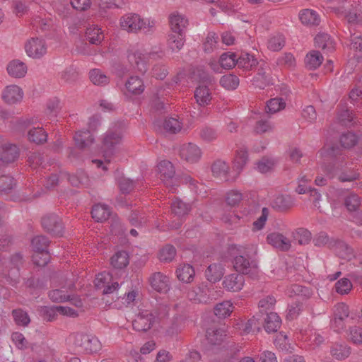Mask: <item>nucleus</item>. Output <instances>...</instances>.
Wrapping results in <instances>:
<instances>
[{"label":"nucleus","mask_w":362,"mask_h":362,"mask_svg":"<svg viewBox=\"0 0 362 362\" xmlns=\"http://www.w3.org/2000/svg\"><path fill=\"white\" fill-rule=\"evenodd\" d=\"M294 205L293 200L288 195H279L273 201L272 206L276 210L284 212L291 209Z\"/></svg>","instance_id":"a878e982"},{"label":"nucleus","mask_w":362,"mask_h":362,"mask_svg":"<svg viewBox=\"0 0 362 362\" xmlns=\"http://www.w3.org/2000/svg\"><path fill=\"white\" fill-rule=\"evenodd\" d=\"M157 168L160 180L166 187H170V190L172 192H174L176 178L175 177V170L173 163L169 160H164L158 164Z\"/></svg>","instance_id":"0eeeda50"},{"label":"nucleus","mask_w":362,"mask_h":362,"mask_svg":"<svg viewBox=\"0 0 362 362\" xmlns=\"http://www.w3.org/2000/svg\"><path fill=\"white\" fill-rule=\"evenodd\" d=\"M269 244L280 250L281 251H288L291 248V241L283 234L279 233H272L267 237Z\"/></svg>","instance_id":"a211bd4d"},{"label":"nucleus","mask_w":362,"mask_h":362,"mask_svg":"<svg viewBox=\"0 0 362 362\" xmlns=\"http://www.w3.org/2000/svg\"><path fill=\"white\" fill-rule=\"evenodd\" d=\"M121 141L122 134L119 132L110 129L105 134L102 140L101 150L106 162L110 163V158L115 153L116 147Z\"/></svg>","instance_id":"20e7f679"},{"label":"nucleus","mask_w":362,"mask_h":362,"mask_svg":"<svg viewBox=\"0 0 362 362\" xmlns=\"http://www.w3.org/2000/svg\"><path fill=\"white\" fill-rule=\"evenodd\" d=\"M358 141L357 135L351 132L343 133L339 138V142L344 148H353L357 144Z\"/></svg>","instance_id":"ea45409f"},{"label":"nucleus","mask_w":362,"mask_h":362,"mask_svg":"<svg viewBox=\"0 0 362 362\" xmlns=\"http://www.w3.org/2000/svg\"><path fill=\"white\" fill-rule=\"evenodd\" d=\"M211 170L215 177L227 182H234L237 177L236 174L234 176L230 175L228 165L221 160H218L213 163Z\"/></svg>","instance_id":"ddd939ff"},{"label":"nucleus","mask_w":362,"mask_h":362,"mask_svg":"<svg viewBox=\"0 0 362 362\" xmlns=\"http://www.w3.org/2000/svg\"><path fill=\"white\" fill-rule=\"evenodd\" d=\"M7 71L10 76L15 78H22L27 72V66L23 62L12 61L7 66Z\"/></svg>","instance_id":"2f4dec72"},{"label":"nucleus","mask_w":362,"mask_h":362,"mask_svg":"<svg viewBox=\"0 0 362 362\" xmlns=\"http://www.w3.org/2000/svg\"><path fill=\"white\" fill-rule=\"evenodd\" d=\"M236 63L239 68L247 70L251 69L258 64L257 59L248 53H242L237 59Z\"/></svg>","instance_id":"e433bc0d"},{"label":"nucleus","mask_w":362,"mask_h":362,"mask_svg":"<svg viewBox=\"0 0 362 362\" xmlns=\"http://www.w3.org/2000/svg\"><path fill=\"white\" fill-rule=\"evenodd\" d=\"M127 59L131 65L139 72L144 74L147 71L146 59L139 51H129Z\"/></svg>","instance_id":"dca6fc26"},{"label":"nucleus","mask_w":362,"mask_h":362,"mask_svg":"<svg viewBox=\"0 0 362 362\" xmlns=\"http://www.w3.org/2000/svg\"><path fill=\"white\" fill-rule=\"evenodd\" d=\"M14 321L18 325L26 327L30 322L28 314L22 309H15L12 311Z\"/></svg>","instance_id":"09e8293b"},{"label":"nucleus","mask_w":362,"mask_h":362,"mask_svg":"<svg viewBox=\"0 0 362 362\" xmlns=\"http://www.w3.org/2000/svg\"><path fill=\"white\" fill-rule=\"evenodd\" d=\"M86 40L93 45H100L104 39L103 31L98 25H89L86 30Z\"/></svg>","instance_id":"393cba45"},{"label":"nucleus","mask_w":362,"mask_h":362,"mask_svg":"<svg viewBox=\"0 0 362 362\" xmlns=\"http://www.w3.org/2000/svg\"><path fill=\"white\" fill-rule=\"evenodd\" d=\"M240 246L231 245L228 248V252L233 258V267L238 272L243 275H250L255 278L258 274V267L256 261L251 259L248 255H241Z\"/></svg>","instance_id":"f257e3e1"},{"label":"nucleus","mask_w":362,"mask_h":362,"mask_svg":"<svg viewBox=\"0 0 362 362\" xmlns=\"http://www.w3.org/2000/svg\"><path fill=\"white\" fill-rule=\"evenodd\" d=\"M267 68L266 64L262 62L258 69L257 75L253 78L252 85L259 89H264L271 83L270 76L266 71Z\"/></svg>","instance_id":"aec40b11"},{"label":"nucleus","mask_w":362,"mask_h":362,"mask_svg":"<svg viewBox=\"0 0 362 362\" xmlns=\"http://www.w3.org/2000/svg\"><path fill=\"white\" fill-rule=\"evenodd\" d=\"M199 136L206 142H212L218 138V133L210 127H204L200 130Z\"/></svg>","instance_id":"338daca9"},{"label":"nucleus","mask_w":362,"mask_h":362,"mask_svg":"<svg viewBox=\"0 0 362 362\" xmlns=\"http://www.w3.org/2000/svg\"><path fill=\"white\" fill-rule=\"evenodd\" d=\"M212 284L202 282L192 287L187 292V296L189 300L195 303H206L209 299Z\"/></svg>","instance_id":"6e6552de"},{"label":"nucleus","mask_w":362,"mask_h":362,"mask_svg":"<svg viewBox=\"0 0 362 362\" xmlns=\"http://www.w3.org/2000/svg\"><path fill=\"white\" fill-rule=\"evenodd\" d=\"M180 156L187 162L195 163L201 156L199 147L192 143L183 144L180 148Z\"/></svg>","instance_id":"4468645a"},{"label":"nucleus","mask_w":362,"mask_h":362,"mask_svg":"<svg viewBox=\"0 0 362 362\" xmlns=\"http://www.w3.org/2000/svg\"><path fill=\"white\" fill-rule=\"evenodd\" d=\"M281 320L275 312H270L264 318V327L267 332H276L281 327Z\"/></svg>","instance_id":"5701e85b"},{"label":"nucleus","mask_w":362,"mask_h":362,"mask_svg":"<svg viewBox=\"0 0 362 362\" xmlns=\"http://www.w3.org/2000/svg\"><path fill=\"white\" fill-rule=\"evenodd\" d=\"M243 199V194L238 190H230L226 194V202L230 206H238Z\"/></svg>","instance_id":"bf43d9fd"},{"label":"nucleus","mask_w":362,"mask_h":362,"mask_svg":"<svg viewBox=\"0 0 362 362\" xmlns=\"http://www.w3.org/2000/svg\"><path fill=\"white\" fill-rule=\"evenodd\" d=\"M214 83V78L207 74H204L201 77L199 83L194 93L196 103L199 107H205L211 104L213 98L211 87Z\"/></svg>","instance_id":"7ed1b4c3"},{"label":"nucleus","mask_w":362,"mask_h":362,"mask_svg":"<svg viewBox=\"0 0 362 362\" xmlns=\"http://www.w3.org/2000/svg\"><path fill=\"white\" fill-rule=\"evenodd\" d=\"M59 74L61 81L64 83H74L78 80V74L77 71L71 66L65 68Z\"/></svg>","instance_id":"58836bf2"},{"label":"nucleus","mask_w":362,"mask_h":362,"mask_svg":"<svg viewBox=\"0 0 362 362\" xmlns=\"http://www.w3.org/2000/svg\"><path fill=\"white\" fill-rule=\"evenodd\" d=\"M233 304L230 301L218 303L214 308V314L218 317H226L233 312Z\"/></svg>","instance_id":"c03bdc74"},{"label":"nucleus","mask_w":362,"mask_h":362,"mask_svg":"<svg viewBox=\"0 0 362 362\" xmlns=\"http://www.w3.org/2000/svg\"><path fill=\"white\" fill-rule=\"evenodd\" d=\"M15 185V180L11 176L7 175L0 176V193H8Z\"/></svg>","instance_id":"052dcab7"},{"label":"nucleus","mask_w":362,"mask_h":362,"mask_svg":"<svg viewBox=\"0 0 362 362\" xmlns=\"http://www.w3.org/2000/svg\"><path fill=\"white\" fill-rule=\"evenodd\" d=\"M23 97V92L22 89L16 85L6 86L2 93L3 100L10 105L21 101Z\"/></svg>","instance_id":"f3484780"},{"label":"nucleus","mask_w":362,"mask_h":362,"mask_svg":"<svg viewBox=\"0 0 362 362\" xmlns=\"http://www.w3.org/2000/svg\"><path fill=\"white\" fill-rule=\"evenodd\" d=\"M19 155L18 147L14 144H4L0 147V160L6 163L13 162Z\"/></svg>","instance_id":"6ab92c4d"},{"label":"nucleus","mask_w":362,"mask_h":362,"mask_svg":"<svg viewBox=\"0 0 362 362\" xmlns=\"http://www.w3.org/2000/svg\"><path fill=\"white\" fill-rule=\"evenodd\" d=\"M222 284L223 288L228 291L238 292L244 286L245 277L241 274H230L224 277Z\"/></svg>","instance_id":"f8f14e48"},{"label":"nucleus","mask_w":362,"mask_h":362,"mask_svg":"<svg viewBox=\"0 0 362 362\" xmlns=\"http://www.w3.org/2000/svg\"><path fill=\"white\" fill-rule=\"evenodd\" d=\"M185 33H173L168 35V47L173 52L179 51L185 42Z\"/></svg>","instance_id":"473e14b6"},{"label":"nucleus","mask_w":362,"mask_h":362,"mask_svg":"<svg viewBox=\"0 0 362 362\" xmlns=\"http://www.w3.org/2000/svg\"><path fill=\"white\" fill-rule=\"evenodd\" d=\"M323 57L319 51L309 52L305 58V64L308 69L314 70L322 63Z\"/></svg>","instance_id":"72a5a7b5"},{"label":"nucleus","mask_w":362,"mask_h":362,"mask_svg":"<svg viewBox=\"0 0 362 362\" xmlns=\"http://www.w3.org/2000/svg\"><path fill=\"white\" fill-rule=\"evenodd\" d=\"M128 264L129 255L126 251H118L111 257V264L115 269H123L126 267Z\"/></svg>","instance_id":"4c0bfd02"},{"label":"nucleus","mask_w":362,"mask_h":362,"mask_svg":"<svg viewBox=\"0 0 362 362\" xmlns=\"http://www.w3.org/2000/svg\"><path fill=\"white\" fill-rule=\"evenodd\" d=\"M239 82L238 77L233 74L224 75L220 79V84L227 90L236 89Z\"/></svg>","instance_id":"de8ad7c7"},{"label":"nucleus","mask_w":362,"mask_h":362,"mask_svg":"<svg viewBox=\"0 0 362 362\" xmlns=\"http://www.w3.org/2000/svg\"><path fill=\"white\" fill-rule=\"evenodd\" d=\"M74 344L78 351L85 354L97 352L100 349V343L98 338L84 334H78L75 337Z\"/></svg>","instance_id":"423d86ee"},{"label":"nucleus","mask_w":362,"mask_h":362,"mask_svg":"<svg viewBox=\"0 0 362 362\" xmlns=\"http://www.w3.org/2000/svg\"><path fill=\"white\" fill-rule=\"evenodd\" d=\"M125 87L127 90L133 95H140L145 89L144 82L139 76L129 77L125 83Z\"/></svg>","instance_id":"cd10ccee"},{"label":"nucleus","mask_w":362,"mask_h":362,"mask_svg":"<svg viewBox=\"0 0 362 362\" xmlns=\"http://www.w3.org/2000/svg\"><path fill=\"white\" fill-rule=\"evenodd\" d=\"M118 186L122 194H129L134 188V182L125 177H122L118 179Z\"/></svg>","instance_id":"774afa93"},{"label":"nucleus","mask_w":362,"mask_h":362,"mask_svg":"<svg viewBox=\"0 0 362 362\" xmlns=\"http://www.w3.org/2000/svg\"><path fill=\"white\" fill-rule=\"evenodd\" d=\"M176 274L180 281L188 284L194 279L195 272L190 264H184L177 269Z\"/></svg>","instance_id":"c85d7f7f"},{"label":"nucleus","mask_w":362,"mask_h":362,"mask_svg":"<svg viewBox=\"0 0 362 362\" xmlns=\"http://www.w3.org/2000/svg\"><path fill=\"white\" fill-rule=\"evenodd\" d=\"M237 58L234 53H223L221 55L219 63L221 67L230 69L237 65Z\"/></svg>","instance_id":"603ef678"},{"label":"nucleus","mask_w":362,"mask_h":362,"mask_svg":"<svg viewBox=\"0 0 362 362\" xmlns=\"http://www.w3.org/2000/svg\"><path fill=\"white\" fill-rule=\"evenodd\" d=\"M164 313L161 315L157 313H149L148 311L139 313L132 322L133 329L137 332H146L150 329L155 322L156 317H163L165 315L166 307L160 305Z\"/></svg>","instance_id":"39448f33"},{"label":"nucleus","mask_w":362,"mask_h":362,"mask_svg":"<svg viewBox=\"0 0 362 362\" xmlns=\"http://www.w3.org/2000/svg\"><path fill=\"white\" fill-rule=\"evenodd\" d=\"M40 315L44 320L52 322L56 320L58 313V306L42 307L40 310Z\"/></svg>","instance_id":"6e6d98bb"},{"label":"nucleus","mask_w":362,"mask_h":362,"mask_svg":"<svg viewBox=\"0 0 362 362\" xmlns=\"http://www.w3.org/2000/svg\"><path fill=\"white\" fill-rule=\"evenodd\" d=\"M286 103L281 98H274L270 99L266 105V112L269 114H274L284 109Z\"/></svg>","instance_id":"a19ab883"},{"label":"nucleus","mask_w":362,"mask_h":362,"mask_svg":"<svg viewBox=\"0 0 362 362\" xmlns=\"http://www.w3.org/2000/svg\"><path fill=\"white\" fill-rule=\"evenodd\" d=\"M91 214L93 218L98 222L106 221L110 215V209L104 204H95L93 206Z\"/></svg>","instance_id":"7c9ffc66"},{"label":"nucleus","mask_w":362,"mask_h":362,"mask_svg":"<svg viewBox=\"0 0 362 362\" xmlns=\"http://www.w3.org/2000/svg\"><path fill=\"white\" fill-rule=\"evenodd\" d=\"M332 355L338 360H343L350 354V348L345 344H336L331 350Z\"/></svg>","instance_id":"3c124183"},{"label":"nucleus","mask_w":362,"mask_h":362,"mask_svg":"<svg viewBox=\"0 0 362 362\" xmlns=\"http://www.w3.org/2000/svg\"><path fill=\"white\" fill-rule=\"evenodd\" d=\"M151 286L159 293H166L170 288L169 279L160 272L153 273L149 278Z\"/></svg>","instance_id":"2eb2a0df"},{"label":"nucleus","mask_w":362,"mask_h":362,"mask_svg":"<svg viewBox=\"0 0 362 362\" xmlns=\"http://www.w3.org/2000/svg\"><path fill=\"white\" fill-rule=\"evenodd\" d=\"M23 262V255L20 252L11 256L6 275L12 283L16 284L19 281L20 269Z\"/></svg>","instance_id":"9d476101"},{"label":"nucleus","mask_w":362,"mask_h":362,"mask_svg":"<svg viewBox=\"0 0 362 362\" xmlns=\"http://www.w3.org/2000/svg\"><path fill=\"white\" fill-rule=\"evenodd\" d=\"M172 212L177 217H182L187 214L190 210L188 204L179 199L174 200L171 204Z\"/></svg>","instance_id":"79ce46f5"},{"label":"nucleus","mask_w":362,"mask_h":362,"mask_svg":"<svg viewBox=\"0 0 362 362\" xmlns=\"http://www.w3.org/2000/svg\"><path fill=\"white\" fill-rule=\"evenodd\" d=\"M293 238L299 245H306L311 240V233L306 229L298 228L293 234Z\"/></svg>","instance_id":"0e129e2a"},{"label":"nucleus","mask_w":362,"mask_h":362,"mask_svg":"<svg viewBox=\"0 0 362 362\" xmlns=\"http://www.w3.org/2000/svg\"><path fill=\"white\" fill-rule=\"evenodd\" d=\"M333 11L339 16L345 18L349 23H354L357 19V13L351 11L348 7H334Z\"/></svg>","instance_id":"8fccbe9b"},{"label":"nucleus","mask_w":362,"mask_h":362,"mask_svg":"<svg viewBox=\"0 0 362 362\" xmlns=\"http://www.w3.org/2000/svg\"><path fill=\"white\" fill-rule=\"evenodd\" d=\"M163 130L170 134H176L182 129L181 123L174 117L165 119L163 123Z\"/></svg>","instance_id":"a18cd8bd"},{"label":"nucleus","mask_w":362,"mask_h":362,"mask_svg":"<svg viewBox=\"0 0 362 362\" xmlns=\"http://www.w3.org/2000/svg\"><path fill=\"white\" fill-rule=\"evenodd\" d=\"M336 254L342 259H349L353 254V250L346 243L337 241L334 246Z\"/></svg>","instance_id":"37998d69"},{"label":"nucleus","mask_w":362,"mask_h":362,"mask_svg":"<svg viewBox=\"0 0 362 362\" xmlns=\"http://www.w3.org/2000/svg\"><path fill=\"white\" fill-rule=\"evenodd\" d=\"M74 139L76 145L81 149L88 147L94 141V138L89 130L76 132Z\"/></svg>","instance_id":"bb28decb"},{"label":"nucleus","mask_w":362,"mask_h":362,"mask_svg":"<svg viewBox=\"0 0 362 362\" xmlns=\"http://www.w3.org/2000/svg\"><path fill=\"white\" fill-rule=\"evenodd\" d=\"M223 274L224 269L221 264H211L205 271V276L211 284L218 281Z\"/></svg>","instance_id":"412c9836"},{"label":"nucleus","mask_w":362,"mask_h":362,"mask_svg":"<svg viewBox=\"0 0 362 362\" xmlns=\"http://www.w3.org/2000/svg\"><path fill=\"white\" fill-rule=\"evenodd\" d=\"M170 24L173 33H185L184 30L188 24V20L182 15L173 13L170 16Z\"/></svg>","instance_id":"b1692460"},{"label":"nucleus","mask_w":362,"mask_h":362,"mask_svg":"<svg viewBox=\"0 0 362 362\" xmlns=\"http://www.w3.org/2000/svg\"><path fill=\"white\" fill-rule=\"evenodd\" d=\"M42 226L47 233L52 235H62L64 226L60 218L56 214H50L42 217Z\"/></svg>","instance_id":"1a4fd4ad"},{"label":"nucleus","mask_w":362,"mask_h":362,"mask_svg":"<svg viewBox=\"0 0 362 362\" xmlns=\"http://www.w3.org/2000/svg\"><path fill=\"white\" fill-rule=\"evenodd\" d=\"M121 28L129 33H136L142 31L146 34L152 33L155 30L156 22L149 18H141L136 13H129L120 18Z\"/></svg>","instance_id":"f03ea898"},{"label":"nucleus","mask_w":362,"mask_h":362,"mask_svg":"<svg viewBox=\"0 0 362 362\" xmlns=\"http://www.w3.org/2000/svg\"><path fill=\"white\" fill-rule=\"evenodd\" d=\"M276 304V299L274 297L268 296L259 300L258 303L259 314L257 315L259 317L261 315H268L270 312H273Z\"/></svg>","instance_id":"f704fd0d"},{"label":"nucleus","mask_w":362,"mask_h":362,"mask_svg":"<svg viewBox=\"0 0 362 362\" xmlns=\"http://www.w3.org/2000/svg\"><path fill=\"white\" fill-rule=\"evenodd\" d=\"M89 77L90 81L98 86L107 85L110 80L109 78L104 74L100 69H93L89 73Z\"/></svg>","instance_id":"49530a36"},{"label":"nucleus","mask_w":362,"mask_h":362,"mask_svg":"<svg viewBox=\"0 0 362 362\" xmlns=\"http://www.w3.org/2000/svg\"><path fill=\"white\" fill-rule=\"evenodd\" d=\"M49 297L53 302L62 303L69 300L70 295L64 289L60 288L49 291Z\"/></svg>","instance_id":"69168bd1"},{"label":"nucleus","mask_w":362,"mask_h":362,"mask_svg":"<svg viewBox=\"0 0 362 362\" xmlns=\"http://www.w3.org/2000/svg\"><path fill=\"white\" fill-rule=\"evenodd\" d=\"M315 46L325 52H332L334 44L330 36L327 33H320L315 37Z\"/></svg>","instance_id":"c756f323"},{"label":"nucleus","mask_w":362,"mask_h":362,"mask_svg":"<svg viewBox=\"0 0 362 362\" xmlns=\"http://www.w3.org/2000/svg\"><path fill=\"white\" fill-rule=\"evenodd\" d=\"M176 255V250L175 247L170 245H167L163 247L159 252V259L161 262H171Z\"/></svg>","instance_id":"13d9d810"},{"label":"nucleus","mask_w":362,"mask_h":362,"mask_svg":"<svg viewBox=\"0 0 362 362\" xmlns=\"http://www.w3.org/2000/svg\"><path fill=\"white\" fill-rule=\"evenodd\" d=\"M299 19L301 23L307 26H317L320 24L319 15L313 10L303 9L299 13Z\"/></svg>","instance_id":"4be33fe9"},{"label":"nucleus","mask_w":362,"mask_h":362,"mask_svg":"<svg viewBox=\"0 0 362 362\" xmlns=\"http://www.w3.org/2000/svg\"><path fill=\"white\" fill-rule=\"evenodd\" d=\"M28 140L36 144H42L47 141V134L42 127H34L28 133Z\"/></svg>","instance_id":"c9c22d12"},{"label":"nucleus","mask_w":362,"mask_h":362,"mask_svg":"<svg viewBox=\"0 0 362 362\" xmlns=\"http://www.w3.org/2000/svg\"><path fill=\"white\" fill-rule=\"evenodd\" d=\"M27 54L33 58L39 59L47 52V47L43 40L32 38L25 45Z\"/></svg>","instance_id":"9b49d317"},{"label":"nucleus","mask_w":362,"mask_h":362,"mask_svg":"<svg viewBox=\"0 0 362 362\" xmlns=\"http://www.w3.org/2000/svg\"><path fill=\"white\" fill-rule=\"evenodd\" d=\"M49 244L48 238L44 235H37L33 238L31 245L35 251H45L47 250V247Z\"/></svg>","instance_id":"4d7b16f0"},{"label":"nucleus","mask_w":362,"mask_h":362,"mask_svg":"<svg viewBox=\"0 0 362 362\" xmlns=\"http://www.w3.org/2000/svg\"><path fill=\"white\" fill-rule=\"evenodd\" d=\"M33 263L39 267H45L47 264L50 259V255L47 250L45 251H35V254L33 255Z\"/></svg>","instance_id":"680f3d73"},{"label":"nucleus","mask_w":362,"mask_h":362,"mask_svg":"<svg viewBox=\"0 0 362 362\" xmlns=\"http://www.w3.org/2000/svg\"><path fill=\"white\" fill-rule=\"evenodd\" d=\"M285 45V37L283 35L278 34L271 37L268 42V48L274 52L281 49Z\"/></svg>","instance_id":"e2e57ef3"},{"label":"nucleus","mask_w":362,"mask_h":362,"mask_svg":"<svg viewBox=\"0 0 362 362\" xmlns=\"http://www.w3.org/2000/svg\"><path fill=\"white\" fill-rule=\"evenodd\" d=\"M206 336L210 344H219L223 341V330L221 329L209 328L206 330Z\"/></svg>","instance_id":"864d4df0"},{"label":"nucleus","mask_w":362,"mask_h":362,"mask_svg":"<svg viewBox=\"0 0 362 362\" xmlns=\"http://www.w3.org/2000/svg\"><path fill=\"white\" fill-rule=\"evenodd\" d=\"M248 158L247 152L245 150H240L237 151L235 160L234 168L237 171V176L243 169V166L246 164Z\"/></svg>","instance_id":"5fc2aeb1"}]
</instances>
